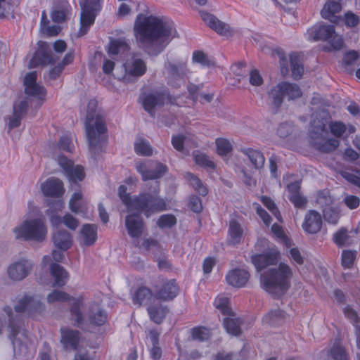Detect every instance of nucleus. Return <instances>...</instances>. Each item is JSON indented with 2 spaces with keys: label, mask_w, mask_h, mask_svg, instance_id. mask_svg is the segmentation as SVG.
<instances>
[{
  "label": "nucleus",
  "mask_w": 360,
  "mask_h": 360,
  "mask_svg": "<svg viewBox=\"0 0 360 360\" xmlns=\"http://www.w3.org/2000/svg\"><path fill=\"white\" fill-rule=\"evenodd\" d=\"M194 160L195 163L201 167L211 169L215 167L214 163L205 154L197 153L194 155Z\"/></svg>",
  "instance_id": "nucleus-54"
},
{
  "label": "nucleus",
  "mask_w": 360,
  "mask_h": 360,
  "mask_svg": "<svg viewBox=\"0 0 360 360\" xmlns=\"http://www.w3.org/2000/svg\"><path fill=\"white\" fill-rule=\"evenodd\" d=\"M200 15L205 24L219 34L226 37H229L232 34L233 30L230 26L228 24L220 21L214 15L202 11H200Z\"/></svg>",
  "instance_id": "nucleus-19"
},
{
  "label": "nucleus",
  "mask_w": 360,
  "mask_h": 360,
  "mask_svg": "<svg viewBox=\"0 0 360 360\" xmlns=\"http://www.w3.org/2000/svg\"><path fill=\"white\" fill-rule=\"evenodd\" d=\"M342 6L339 1L328 0L321 11V15L323 18L330 21H335V14L340 12Z\"/></svg>",
  "instance_id": "nucleus-34"
},
{
  "label": "nucleus",
  "mask_w": 360,
  "mask_h": 360,
  "mask_svg": "<svg viewBox=\"0 0 360 360\" xmlns=\"http://www.w3.org/2000/svg\"><path fill=\"white\" fill-rule=\"evenodd\" d=\"M187 179L191 186L201 195L205 196L207 193V189L200 179L192 173H187Z\"/></svg>",
  "instance_id": "nucleus-45"
},
{
  "label": "nucleus",
  "mask_w": 360,
  "mask_h": 360,
  "mask_svg": "<svg viewBox=\"0 0 360 360\" xmlns=\"http://www.w3.org/2000/svg\"><path fill=\"white\" fill-rule=\"evenodd\" d=\"M125 226L130 237L139 238L143 234L144 222L139 214H129L125 218Z\"/></svg>",
  "instance_id": "nucleus-24"
},
{
  "label": "nucleus",
  "mask_w": 360,
  "mask_h": 360,
  "mask_svg": "<svg viewBox=\"0 0 360 360\" xmlns=\"http://www.w3.org/2000/svg\"><path fill=\"white\" fill-rule=\"evenodd\" d=\"M87 319L89 324L100 326L105 323L108 316L99 304L94 303L89 308Z\"/></svg>",
  "instance_id": "nucleus-27"
},
{
  "label": "nucleus",
  "mask_w": 360,
  "mask_h": 360,
  "mask_svg": "<svg viewBox=\"0 0 360 360\" xmlns=\"http://www.w3.org/2000/svg\"><path fill=\"white\" fill-rule=\"evenodd\" d=\"M216 145L217 148V153L220 155H226L229 153L231 149L232 146L230 142L225 139L219 138L216 139Z\"/></svg>",
  "instance_id": "nucleus-53"
},
{
  "label": "nucleus",
  "mask_w": 360,
  "mask_h": 360,
  "mask_svg": "<svg viewBox=\"0 0 360 360\" xmlns=\"http://www.w3.org/2000/svg\"><path fill=\"white\" fill-rule=\"evenodd\" d=\"M25 92L26 94L33 96L40 101H43L46 96V90L44 86L37 83V72L27 73L24 78Z\"/></svg>",
  "instance_id": "nucleus-18"
},
{
  "label": "nucleus",
  "mask_w": 360,
  "mask_h": 360,
  "mask_svg": "<svg viewBox=\"0 0 360 360\" xmlns=\"http://www.w3.org/2000/svg\"><path fill=\"white\" fill-rule=\"evenodd\" d=\"M135 152L140 155L150 156L153 150L149 143L143 139H137L134 143Z\"/></svg>",
  "instance_id": "nucleus-44"
},
{
  "label": "nucleus",
  "mask_w": 360,
  "mask_h": 360,
  "mask_svg": "<svg viewBox=\"0 0 360 360\" xmlns=\"http://www.w3.org/2000/svg\"><path fill=\"white\" fill-rule=\"evenodd\" d=\"M329 128L331 134L336 137H340L347 130L346 125L341 122H331Z\"/></svg>",
  "instance_id": "nucleus-58"
},
{
  "label": "nucleus",
  "mask_w": 360,
  "mask_h": 360,
  "mask_svg": "<svg viewBox=\"0 0 360 360\" xmlns=\"http://www.w3.org/2000/svg\"><path fill=\"white\" fill-rule=\"evenodd\" d=\"M193 61L200 63L203 66H210L213 65V63L208 58V57L200 51L193 52Z\"/></svg>",
  "instance_id": "nucleus-59"
},
{
  "label": "nucleus",
  "mask_w": 360,
  "mask_h": 360,
  "mask_svg": "<svg viewBox=\"0 0 360 360\" xmlns=\"http://www.w3.org/2000/svg\"><path fill=\"white\" fill-rule=\"evenodd\" d=\"M241 151L248 156L255 169H259L264 167L265 158L262 152L250 148L242 149Z\"/></svg>",
  "instance_id": "nucleus-38"
},
{
  "label": "nucleus",
  "mask_w": 360,
  "mask_h": 360,
  "mask_svg": "<svg viewBox=\"0 0 360 360\" xmlns=\"http://www.w3.org/2000/svg\"><path fill=\"white\" fill-rule=\"evenodd\" d=\"M249 278V272L242 269H233L230 271L226 276L227 283L237 288L243 287L248 283Z\"/></svg>",
  "instance_id": "nucleus-28"
},
{
  "label": "nucleus",
  "mask_w": 360,
  "mask_h": 360,
  "mask_svg": "<svg viewBox=\"0 0 360 360\" xmlns=\"http://www.w3.org/2000/svg\"><path fill=\"white\" fill-rule=\"evenodd\" d=\"M50 271L55 279L54 286L62 287L66 284L68 279V273L62 266L53 263L51 265Z\"/></svg>",
  "instance_id": "nucleus-35"
},
{
  "label": "nucleus",
  "mask_w": 360,
  "mask_h": 360,
  "mask_svg": "<svg viewBox=\"0 0 360 360\" xmlns=\"http://www.w3.org/2000/svg\"><path fill=\"white\" fill-rule=\"evenodd\" d=\"M54 245L60 250H68L72 244V239L70 233L65 230L56 229L52 237Z\"/></svg>",
  "instance_id": "nucleus-30"
},
{
  "label": "nucleus",
  "mask_w": 360,
  "mask_h": 360,
  "mask_svg": "<svg viewBox=\"0 0 360 360\" xmlns=\"http://www.w3.org/2000/svg\"><path fill=\"white\" fill-rule=\"evenodd\" d=\"M4 311L8 314L9 317V325L8 328L10 330L9 338L14 344V341L15 339V336L18 334L20 331V325L19 323V320H15V319L11 316L12 309L10 307H6L4 308Z\"/></svg>",
  "instance_id": "nucleus-42"
},
{
  "label": "nucleus",
  "mask_w": 360,
  "mask_h": 360,
  "mask_svg": "<svg viewBox=\"0 0 360 360\" xmlns=\"http://www.w3.org/2000/svg\"><path fill=\"white\" fill-rule=\"evenodd\" d=\"M158 185L150 193H142L133 198L131 205L132 212H144L149 217L152 214L167 210V205L163 198L158 196Z\"/></svg>",
  "instance_id": "nucleus-4"
},
{
  "label": "nucleus",
  "mask_w": 360,
  "mask_h": 360,
  "mask_svg": "<svg viewBox=\"0 0 360 360\" xmlns=\"http://www.w3.org/2000/svg\"><path fill=\"white\" fill-rule=\"evenodd\" d=\"M98 103L91 99L87 105L86 119L85 122L86 134L87 136L89 150L95 155L102 150L105 143L104 134L107 131L103 117L96 112Z\"/></svg>",
  "instance_id": "nucleus-2"
},
{
  "label": "nucleus",
  "mask_w": 360,
  "mask_h": 360,
  "mask_svg": "<svg viewBox=\"0 0 360 360\" xmlns=\"http://www.w3.org/2000/svg\"><path fill=\"white\" fill-rule=\"evenodd\" d=\"M334 33L333 25L320 23L308 29L306 35L310 41H328Z\"/></svg>",
  "instance_id": "nucleus-20"
},
{
  "label": "nucleus",
  "mask_w": 360,
  "mask_h": 360,
  "mask_svg": "<svg viewBox=\"0 0 360 360\" xmlns=\"http://www.w3.org/2000/svg\"><path fill=\"white\" fill-rule=\"evenodd\" d=\"M69 4L66 0H60L53 6L51 19L55 22H62L65 20L69 11Z\"/></svg>",
  "instance_id": "nucleus-36"
},
{
  "label": "nucleus",
  "mask_w": 360,
  "mask_h": 360,
  "mask_svg": "<svg viewBox=\"0 0 360 360\" xmlns=\"http://www.w3.org/2000/svg\"><path fill=\"white\" fill-rule=\"evenodd\" d=\"M65 301H70V314L72 319L75 322V325L82 328L84 322L82 312L84 307V302L82 297H72L68 293L56 290H53L47 296V302L50 304L55 302Z\"/></svg>",
  "instance_id": "nucleus-8"
},
{
  "label": "nucleus",
  "mask_w": 360,
  "mask_h": 360,
  "mask_svg": "<svg viewBox=\"0 0 360 360\" xmlns=\"http://www.w3.org/2000/svg\"><path fill=\"white\" fill-rule=\"evenodd\" d=\"M327 41L329 42L331 47L334 50H340L343 47L344 41L342 36L337 34L335 32L331 36L329 40Z\"/></svg>",
  "instance_id": "nucleus-62"
},
{
  "label": "nucleus",
  "mask_w": 360,
  "mask_h": 360,
  "mask_svg": "<svg viewBox=\"0 0 360 360\" xmlns=\"http://www.w3.org/2000/svg\"><path fill=\"white\" fill-rule=\"evenodd\" d=\"M34 264L28 259H22L11 264L7 269L8 278L14 281L25 278L32 271Z\"/></svg>",
  "instance_id": "nucleus-15"
},
{
  "label": "nucleus",
  "mask_w": 360,
  "mask_h": 360,
  "mask_svg": "<svg viewBox=\"0 0 360 360\" xmlns=\"http://www.w3.org/2000/svg\"><path fill=\"white\" fill-rule=\"evenodd\" d=\"M281 84L283 94L288 97V100H294L301 97L302 93L297 84L287 82H282Z\"/></svg>",
  "instance_id": "nucleus-40"
},
{
  "label": "nucleus",
  "mask_w": 360,
  "mask_h": 360,
  "mask_svg": "<svg viewBox=\"0 0 360 360\" xmlns=\"http://www.w3.org/2000/svg\"><path fill=\"white\" fill-rule=\"evenodd\" d=\"M13 232L17 239L42 242L46 238L47 229L42 219H35L25 221L15 227Z\"/></svg>",
  "instance_id": "nucleus-6"
},
{
  "label": "nucleus",
  "mask_w": 360,
  "mask_h": 360,
  "mask_svg": "<svg viewBox=\"0 0 360 360\" xmlns=\"http://www.w3.org/2000/svg\"><path fill=\"white\" fill-rule=\"evenodd\" d=\"M17 312H24L31 316L41 314L44 310V305L37 297L25 295L19 300L15 306Z\"/></svg>",
  "instance_id": "nucleus-13"
},
{
  "label": "nucleus",
  "mask_w": 360,
  "mask_h": 360,
  "mask_svg": "<svg viewBox=\"0 0 360 360\" xmlns=\"http://www.w3.org/2000/svg\"><path fill=\"white\" fill-rule=\"evenodd\" d=\"M279 257V252L276 249H271L270 251L255 255L252 257V262L255 268L260 271L269 265L277 263Z\"/></svg>",
  "instance_id": "nucleus-22"
},
{
  "label": "nucleus",
  "mask_w": 360,
  "mask_h": 360,
  "mask_svg": "<svg viewBox=\"0 0 360 360\" xmlns=\"http://www.w3.org/2000/svg\"><path fill=\"white\" fill-rule=\"evenodd\" d=\"M144 109L151 115L154 116V109L162 106L169 96L164 93L153 91L143 93L141 96Z\"/></svg>",
  "instance_id": "nucleus-16"
},
{
  "label": "nucleus",
  "mask_w": 360,
  "mask_h": 360,
  "mask_svg": "<svg viewBox=\"0 0 360 360\" xmlns=\"http://www.w3.org/2000/svg\"><path fill=\"white\" fill-rule=\"evenodd\" d=\"M210 337V330L204 327H196L192 330V338L193 340L203 342L207 340Z\"/></svg>",
  "instance_id": "nucleus-52"
},
{
  "label": "nucleus",
  "mask_w": 360,
  "mask_h": 360,
  "mask_svg": "<svg viewBox=\"0 0 360 360\" xmlns=\"http://www.w3.org/2000/svg\"><path fill=\"white\" fill-rule=\"evenodd\" d=\"M292 276L291 268L285 263H280L278 267L271 268L261 274V285L269 293L280 296L290 288Z\"/></svg>",
  "instance_id": "nucleus-3"
},
{
  "label": "nucleus",
  "mask_w": 360,
  "mask_h": 360,
  "mask_svg": "<svg viewBox=\"0 0 360 360\" xmlns=\"http://www.w3.org/2000/svg\"><path fill=\"white\" fill-rule=\"evenodd\" d=\"M214 306L224 315L232 314L233 311L229 306V300L225 297H217L214 302Z\"/></svg>",
  "instance_id": "nucleus-46"
},
{
  "label": "nucleus",
  "mask_w": 360,
  "mask_h": 360,
  "mask_svg": "<svg viewBox=\"0 0 360 360\" xmlns=\"http://www.w3.org/2000/svg\"><path fill=\"white\" fill-rule=\"evenodd\" d=\"M242 320L237 314L233 311L232 314L225 316L223 321V325L226 332L233 335H239L241 333L240 326Z\"/></svg>",
  "instance_id": "nucleus-31"
},
{
  "label": "nucleus",
  "mask_w": 360,
  "mask_h": 360,
  "mask_svg": "<svg viewBox=\"0 0 360 360\" xmlns=\"http://www.w3.org/2000/svg\"><path fill=\"white\" fill-rule=\"evenodd\" d=\"M56 58L54 57L50 46L45 41L38 43V49L34 53L29 63L30 68L39 65H46L54 63Z\"/></svg>",
  "instance_id": "nucleus-14"
},
{
  "label": "nucleus",
  "mask_w": 360,
  "mask_h": 360,
  "mask_svg": "<svg viewBox=\"0 0 360 360\" xmlns=\"http://www.w3.org/2000/svg\"><path fill=\"white\" fill-rule=\"evenodd\" d=\"M103 0H85L80 4L82 12L80 16V28L78 37L86 34L90 27L94 24L98 12L101 9Z\"/></svg>",
  "instance_id": "nucleus-9"
},
{
  "label": "nucleus",
  "mask_w": 360,
  "mask_h": 360,
  "mask_svg": "<svg viewBox=\"0 0 360 360\" xmlns=\"http://www.w3.org/2000/svg\"><path fill=\"white\" fill-rule=\"evenodd\" d=\"M288 199L297 208H304L307 202V198L301 193L288 195Z\"/></svg>",
  "instance_id": "nucleus-60"
},
{
  "label": "nucleus",
  "mask_w": 360,
  "mask_h": 360,
  "mask_svg": "<svg viewBox=\"0 0 360 360\" xmlns=\"http://www.w3.org/2000/svg\"><path fill=\"white\" fill-rule=\"evenodd\" d=\"M349 236L346 229L342 228L333 235V240L338 247L349 245Z\"/></svg>",
  "instance_id": "nucleus-49"
},
{
  "label": "nucleus",
  "mask_w": 360,
  "mask_h": 360,
  "mask_svg": "<svg viewBox=\"0 0 360 360\" xmlns=\"http://www.w3.org/2000/svg\"><path fill=\"white\" fill-rule=\"evenodd\" d=\"M322 224L323 220L320 213L311 210L305 214L302 227L307 233L315 234L321 231Z\"/></svg>",
  "instance_id": "nucleus-21"
},
{
  "label": "nucleus",
  "mask_w": 360,
  "mask_h": 360,
  "mask_svg": "<svg viewBox=\"0 0 360 360\" xmlns=\"http://www.w3.org/2000/svg\"><path fill=\"white\" fill-rule=\"evenodd\" d=\"M284 96L281 82L268 91V104L274 113L278 111L283 104Z\"/></svg>",
  "instance_id": "nucleus-26"
},
{
  "label": "nucleus",
  "mask_w": 360,
  "mask_h": 360,
  "mask_svg": "<svg viewBox=\"0 0 360 360\" xmlns=\"http://www.w3.org/2000/svg\"><path fill=\"white\" fill-rule=\"evenodd\" d=\"M154 298L157 300L168 302L174 300L179 294V286L174 279H159L153 285Z\"/></svg>",
  "instance_id": "nucleus-10"
},
{
  "label": "nucleus",
  "mask_w": 360,
  "mask_h": 360,
  "mask_svg": "<svg viewBox=\"0 0 360 360\" xmlns=\"http://www.w3.org/2000/svg\"><path fill=\"white\" fill-rule=\"evenodd\" d=\"M135 168L143 181L158 179L167 172V167L165 165L152 161H137L135 163Z\"/></svg>",
  "instance_id": "nucleus-11"
},
{
  "label": "nucleus",
  "mask_w": 360,
  "mask_h": 360,
  "mask_svg": "<svg viewBox=\"0 0 360 360\" xmlns=\"http://www.w3.org/2000/svg\"><path fill=\"white\" fill-rule=\"evenodd\" d=\"M290 63L291 66L292 76L295 79L301 78L304 68L301 63L300 56L297 53L290 55Z\"/></svg>",
  "instance_id": "nucleus-41"
},
{
  "label": "nucleus",
  "mask_w": 360,
  "mask_h": 360,
  "mask_svg": "<svg viewBox=\"0 0 360 360\" xmlns=\"http://www.w3.org/2000/svg\"><path fill=\"white\" fill-rule=\"evenodd\" d=\"M356 252L354 250H343L342 252V265L344 268H351L356 259Z\"/></svg>",
  "instance_id": "nucleus-51"
},
{
  "label": "nucleus",
  "mask_w": 360,
  "mask_h": 360,
  "mask_svg": "<svg viewBox=\"0 0 360 360\" xmlns=\"http://www.w3.org/2000/svg\"><path fill=\"white\" fill-rule=\"evenodd\" d=\"M359 59V55L356 51H352L345 54L343 58V63L345 66L355 65Z\"/></svg>",
  "instance_id": "nucleus-64"
},
{
  "label": "nucleus",
  "mask_w": 360,
  "mask_h": 360,
  "mask_svg": "<svg viewBox=\"0 0 360 360\" xmlns=\"http://www.w3.org/2000/svg\"><path fill=\"white\" fill-rule=\"evenodd\" d=\"M165 69L167 72L168 84L175 88L179 87L184 82V77L188 75V70L185 61L177 63L168 62L165 63Z\"/></svg>",
  "instance_id": "nucleus-12"
},
{
  "label": "nucleus",
  "mask_w": 360,
  "mask_h": 360,
  "mask_svg": "<svg viewBox=\"0 0 360 360\" xmlns=\"http://www.w3.org/2000/svg\"><path fill=\"white\" fill-rule=\"evenodd\" d=\"M330 357L334 360H347L345 349L339 343H335L328 351Z\"/></svg>",
  "instance_id": "nucleus-47"
},
{
  "label": "nucleus",
  "mask_w": 360,
  "mask_h": 360,
  "mask_svg": "<svg viewBox=\"0 0 360 360\" xmlns=\"http://www.w3.org/2000/svg\"><path fill=\"white\" fill-rule=\"evenodd\" d=\"M176 223V219L173 214H167L161 215L157 221V225L160 229L172 228Z\"/></svg>",
  "instance_id": "nucleus-50"
},
{
  "label": "nucleus",
  "mask_w": 360,
  "mask_h": 360,
  "mask_svg": "<svg viewBox=\"0 0 360 360\" xmlns=\"http://www.w3.org/2000/svg\"><path fill=\"white\" fill-rule=\"evenodd\" d=\"M147 311L150 320L157 324H160L165 319L169 309L160 302H152L148 304Z\"/></svg>",
  "instance_id": "nucleus-29"
},
{
  "label": "nucleus",
  "mask_w": 360,
  "mask_h": 360,
  "mask_svg": "<svg viewBox=\"0 0 360 360\" xmlns=\"http://www.w3.org/2000/svg\"><path fill=\"white\" fill-rule=\"evenodd\" d=\"M285 317V312L278 309L271 311L263 319L264 321L271 325H278L283 322Z\"/></svg>",
  "instance_id": "nucleus-43"
},
{
  "label": "nucleus",
  "mask_w": 360,
  "mask_h": 360,
  "mask_svg": "<svg viewBox=\"0 0 360 360\" xmlns=\"http://www.w3.org/2000/svg\"><path fill=\"white\" fill-rule=\"evenodd\" d=\"M134 35L137 46L148 54L158 55L176 37L174 22L153 15H137L134 25Z\"/></svg>",
  "instance_id": "nucleus-1"
},
{
  "label": "nucleus",
  "mask_w": 360,
  "mask_h": 360,
  "mask_svg": "<svg viewBox=\"0 0 360 360\" xmlns=\"http://www.w3.org/2000/svg\"><path fill=\"white\" fill-rule=\"evenodd\" d=\"M118 194L122 202L126 205L128 212H132L131 205L133 202V198L127 193V187L124 185H121L119 187Z\"/></svg>",
  "instance_id": "nucleus-57"
},
{
  "label": "nucleus",
  "mask_w": 360,
  "mask_h": 360,
  "mask_svg": "<svg viewBox=\"0 0 360 360\" xmlns=\"http://www.w3.org/2000/svg\"><path fill=\"white\" fill-rule=\"evenodd\" d=\"M153 298H154V292L152 290L146 286H141L135 290L132 296V301L134 304L140 307L150 304L152 303Z\"/></svg>",
  "instance_id": "nucleus-32"
},
{
  "label": "nucleus",
  "mask_w": 360,
  "mask_h": 360,
  "mask_svg": "<svg viewBox=\"0 0 360 360\" xmlns=\"http://www.w3.org/2000/svg\"><path fill=\"white\" fill-rule=\"evenodd\" d=\"M58 163L71 183H77L84 179V168L80 165H75L73 162L64 156L58 158Z\"/></svg>",
  "instance_id": "nucleus-17"
},
{
  "label": "nucleus",
  "mask_w": 360,
  "mask_h": 360,
  "mask_svg": "<svg viewBox=\"0 0 360 360\" xmlns=\"http://www.w3.org/2000/svg\"><path fill=\"white\" fill-rule=\"evenodd\" d=\"M81 236L85 245L94 244L97 238V227L94 224H84L81 230Z\"/></svg>",
  "instance_id": "nucleus-39"
},
{
  "label": "nucleus",
  "mask_w": 360,
  "mask_h": 360,
  "mask_svg": "<svg viewBox=\"0 0 360 360\" xmlns=\"http://www.w3.org/2000/svg\"><path fill=\"white\" fill-rule=\"evenodd\" d=\"M41 188L44 195L54 198L61 196L65 191L62 181L55 177L49 178L41 184Z\"/></svg>",
  "instance_id": "nucleus-25"
},
{
  "label": "nucleus",
  "mask_w": 360,
  "mask_h": 360,
  "mask_svg": "<svg viewBox=\"0 0 360 360\" xmlns=\"http://www.w3.org/2000/svg\"><path fill=\"white\" fill-rule=\"evenodd\" d=\"M60 343L65 349L77 350L78 349L81 334L78 330L70 328H61Z\"/></svg>",
  "instance_id": "nucleus-23"
},
{
  "label": "nucleus",
  "mask_w": 360,
  "mask_h": 360,
  "mask_svg": "<svg viewBox=\"0 0 360 360\" xmlns=\"http://www.w3.org/2000/svg\"><path fill=\"white\" fill-rule=\"evenodd\" d=\"M82 194L81 192L75 193L71 199L70 200V208L72 212L75 213H80L84 212V207L81 204Z\"/></svg>",
  "instance_id": "nucleus-48"
},
{
  "label": "nucleus",
  "mask_w": 360,
  "mask_h": 360,
  "mask_svg": "<svg viewBox=\"0 0 360 360\" xmlns=\"http://www.w3.org/2000/svg\"><path fill=\"white\" fill-rule=\"evenodd\" d=\"M332 198L328 191H322L317 193L316 202L321 207L330 205L332 203Z\"/></svg>",
  "instance_id": "nucleus-61"
},
{
  "label": "nucleus",
  "mask_w": 360,
  "mask_h": 360,
  "mask_svg": "<svg viewBox=\"0 0 360 360\" xmlns=\"http://www.w3.org/2000/svg\"><path fill=\"white\" fill-rule=\"evenodd\" d=\"M344 202L350 210H354L359 206L360 199L356 195H347L344 198Z\"/></svg>",
  "instance_id": "nucleus-63"
},
{
  "label": "nucleus",
  "mask_w": 360,
  "mask_h": 360,
  "mask_svg": "<svg viewBox=\"0 0 360 360\" xmlns=\"http://www.w3.org/2000/svg\"><path fill=\"white\" fill-rule=\"evenodd\" d=\"M146 71V61L137 55L133 54L120 69L116 70L115 77L124 84H131L136 82Z\"/></svg>",
  "instance_id": "nucleus-5"
},
{
  "label": "nucleus",
  "mask_w": 360,
  "mask_h": 360,
  "mask_svg": "<svg viewBox=\"0 0 360 360\" xmlns=\"http://www.w3.org/2000/svg\"><path fill=\"white\" fill-rule=\"evenodd\" d=\"M130 50L129 43L124 38H120L110 41L108 52L112 55H126Z\"/></svg>",
  "instance_id": "nucleus-37"
},
{
  "label": "nucleus",
  "mask_w": 360,
  "mask_h": 360,
  "mask_svg": "<svg viewBox=\"0 0 360 360\" xmlns=\"http://www.w3.org/2000/svg\"><path fill=\"white\" fill-rule=\"evenodd\" d=\"M326 119L314 120L311 122V138L314 146L320 151L328 153L336 149L340 142L335 139H326L328 131Z\"/></svg>",
  "instance_id": "nucleus-7"
},
{
  "label": "nucleus",
  "mask_w": 360,
  "mask_h": 360,
  "mask_svg": "<svg viewBox=\"0 0 360 360\" xmlns=\"http://www.w3.org/2000/svg\"><path fill=\"white\" fill-rule=\"evenodd\" d=\"M324 219L332 224H336L339 220V212L334 208H325L323 211Z\"/></svg>",
  "instance_id": "nucleus-55"
},
{
  "label": "nucleus",
  "mask_w": 360,
  "mask_h": 360,
  "mask_svg": "<svg viewBox=\"0 0 360 360\" xmlns=\"http://www.w3.org/2000/svg\"><path fill=\"white\" fill-rule=\"evenodd\" d=\"M261 200L264 205L271 212L272 214H274L278 221H281V215L274 202L266 196L262 197Z\"/></svg>",
  "instance_id": "nucleus-56"
},
{
  "label": "nucleus",
  "mask_w": 360,
  "mask_h": 360,
  "mask_svg": "<svg viewBox=\"0 0 360 360\" xmlns=\"http://www.w3.org/2000/svg\"><path fill=\"white\" fill-rule=\"evenodd\" d=\"M228 235V243L229 244L235 245L241 243L243 230L240 224L236 220L232 219L230 221Z\"/></svg>",
  "instance_id": "nucleus-33"
}]
</instances>
